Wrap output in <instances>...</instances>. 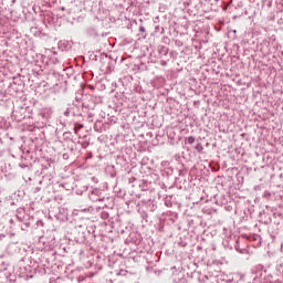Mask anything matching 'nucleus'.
<instances>
[{
	"mask_svg": "<svg viewBox=\"0 0 283 283\" xmlns=\"http://www.w3.org/2000/svg\"><path fill=\"white\" fill-rule=\"evenodd\" d=\"M229 3H233V0H230V2Z\"/></svg>",
	"mask_w": 283,
	"mask_h": 283,
	"instance_id": "obj_2",
	"label": "nucleus"
},
{
	"mask_svg": "<svg viewBox=\"0 0 283 283\" xmlns=\"http://www.w3.org/2000/svg\"><path fill=\"white\" fill-rule=\"evenodd\" d=\"M186 143H188V145H193V143H196V138L193 136H190L186 138Z\"/></svg>",
	"mask_w": 283,
	"mask_h": 283,
	"instance_id": "obj_1",
	"label": "nucleus"
},
{
	"mask_svg": "<svg viewBox=\"0 0 283 283\" xmlns=\"http://www.w3.org/2000/svg\"><path fill=\"white\" fill-rule=\"evenodd\" d=\"M214 1H220V0H214Z\"/></svg>",
	"mask_w": 283,
	"mask_h": 283,
	"instance_id": "obj_4",
	"label": "nucleus"
},
{
	"mask_svg": "<svg viewBox=\"0 0 283 283\" xmlns=\"http://www.w3.org/2000/svg\"><path fill=\"white\" fill-rule=\"evenodd\" d=\"M229 3H233V0H230V2Z\"/></svg>",
	"mask_w": 283,
	"mask_h": 283,
	"instance_id": "obj_3",
	"label": "nucleus"
}]
</instances>
